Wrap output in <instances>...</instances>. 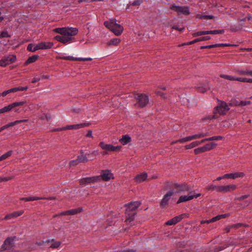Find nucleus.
I'll return each mask as SVG.
<instances>
[{"label":"nucleus","instance_id":"864d4df0","mask_svg":"<svg viewBox=\"0 0 252 252\" xmlns=\"http://www.w3.org/2000/svg\"><path fill=\"white\" fill-rule=\"evenodd\" d=\"M234 80L238 81L240 82H247V78H241V77H234Z\"/></svg>","mask_w":252,"mask_h":252},{"label":"nucleus","instance_id":"49530a36","mask_svg":"<svg viewBox=\"0 0 252 252\" xmlns=\"http://www.w3.org/2000/svg\"><path fill=\"white\" fill-rule=\"evenodd\" d=\"M79 163H80V162H79V160L77 158V159L75 160H72L70 161L69 162V165L70 166H75L78 165Z\"/></svg>","mask_w":252,"mask_h":252},{"label":"nucleus","instance_id":"603ef678","mask_svg":"<svg viewBox=\"0 0 252 252\" xmlns=\"http://www.w3.org/2000/svg\"><path fill=\"white\" fill-rule=\"evenodd\" d=\"M209 89H210V87L209 86H208V87H205V88L199 87L198 88V91H199L200 92H202V93H204V92H206L207 90H208Z\"/></svg>","mask_w":252,"mask_h":252},{"label":"nucleus","instance_id":"58836bf2","mask_svg":"<svg viewBox=\"0 0 252 252\" xmlns=\"http://www.w3.org/2000/svg\"><path fill=\"white\" fill-rule=\"evenodd\" d=\"M192 140V139L191 138V136H189L181 139H180L178 140V141L180 143H185L188 141H190Z\"/></svg>","mask_w":252,"mask_h":252},{"label":"nucleus","instance_id":"6e6552de","mask_svg":"<svg viewBox=\"0 0 252 252\" xmlns=\"http://www.w3.org/2000/svg\"><path fill=\"white\" fill-rule=\"evenodd\" d=\"M15 238L16 237L15 236L7 238L1 247L0 252L13 249L15 247L14 240Z\"/></svg>","mask_w":252,"mask_h":252},{"label":"nucleus","instance_id":"b1692460","mask_svg":"<svg viewBox=\"0 0 252 252\" xmlns=\"http://www.w3.org/2000/svg\"><path fill=\"white\" fill-rule=\"evenodd\" d=\"M40 199H45V198H42L40 197H35V196H30L28 197H22L20 198V200H23L25 201H31L39 200Z\"/></svg>","mask_w":252,"mask_h":252},{"label":"nucleus","instance_id":"2f4dec72","mask_svg":"<svg viewBox=\"0 0 252 252\" xmlns=\"http://www.w3.org/2000/svg\"><path fill=\"white\" fill-rule=\"evenodd\" d=\"M143 2L142 0H134L132 3L129 2L127 4V9L129 8L130 5L132 6H138Z\"/></svg>","mask_w":252,"mask_h":252},{"label":"nucleus","instance_id":"bf43d9fd","mask_svg":"<svg viewBox=\"0 0 252 252\" xmlns=\"http://www.w3.org/2000/svg\"><path fill=\"white\" fill-rule=\"evenodd\" d=\"M51 118V116L50 115H47V114H44L43 116H42L41 117V119H46L47 121H49Z\"/></svg>","mask_w":252,"mask_h":252},{"label":"nucleus","instance_id":"473e14b6","mask_svg":"<svg viewBox=\"0 0 252 252\" xmlns=\"http://www.w3.org/2000/svg\"><path fill=\"white\" fill-rule=\"evenodd\" d=\"M12 153V151H9L6 153L2 155L0 157V161L4 160L8 158V157H10Z\"/></svg>","mask_w":252,"mask_h":252},{"label":"nucleus","instance_id":"423d86ee","mask_svg":"<svg viewBox=\"0 0 252 252\" xmlns=\"http://www.w3.org/2000/svg\"><path fill=\"white\" fill-rule=\"evenodd\" d=\"M134 98L136 99L139 107L143 108L146 107L149 102V97L143 94H133Z\"/></svg>","mask_w":252,"mask_h":252},{"label":"nucleus","instance_id":"412c9836","mask_svg":"<svg viewBox=\"0 0 252 252\" xmlns=\"http://www.w3.org/2000/svg\"><path fill=\"white\" fill-rule=\"evenodd\" d=\"M78 30L75 28H66V35L68 37L75 35L77 34Z\"/></svg>","mask_w":252,"mask_h":252},{"label":"nucleus","instance_id":"13d9d810","mask_svg":"<svg viewBox=\"0 0 252 252\" xmlns=\"http://www.w3.org/2000/svg\"><path fill=\"white\" fill-rule=\"evenodd\" d=\"M240 104L241 106H245L251 104L250 101H240Z\"/></svg>","mask_w":252,"mask_h":252},{"label":"nucleus","instance_id":"cd10ccee","mask_svg":"<svg viewBox=\"0 0 252 252\" xmlns=\"http://www.w3.org/2000/svg\"><path fill=\"white\" fill-rule=\"evenodd\" d=\"M87 155V154L80 155L77 157V158L80 163L87 162L89 161V159H88L87 157H86Z\"/></svg>","mask_w":252,"mask_h":252},{"label":"nucleus","instance_id":"c03bdc74","mask_svg":"<svg viewBox=\"0 0 252 252\" xmlns=\"http://www.w3.org/2000/svg\"><path fill=\"white\" fill-rule=\"evenodd\" d=\"M211 39V37L209 36H203L197 38H196V40H197L198 42L201 41H205V40H208Z\"/></svg>","mask_w":252,"mask_h":252},{"label":"nucleus","instance_id":"0eeeda50","mask_svg":"<svg viewBox=\"0 0 252 252\" xmlns=\"http://www.w3.org/2000/svg\"><path fill=\"white\" fill-rule=\"evenodd\" d=\"M99 146L105 151L102 153L103 155L107 154V152H115L119 151L122 148L121 146H114L111 144H107L103 142H101L99 144Z\"/></svg>","mask_w":252,"mask_h":252},{"label":"nucleus","instance_id":"bb28decb","mask_svg":"<svg viewBox=\"0 0 252 252\" xmlns=\"http://www.w3.org/2000/svg\"><path fill=\"white\" fill-rule=\"evenodd\" d=\"M217 144L215 143H210L206 144L203 147L205 152L213 149L215 148Z\"/></svg>","mask_w":252,"mask_h":252},{"label":"nucleus","instance_id":"a18cd8bd","mask_svg":"<svg viewBox=\"0 0 252 252\" xmlns=\"http://www.w3.org/2000/svg\"><path fill=\"white\" fill-rule=\"evenodd\" d=\"M11 36L8 33V32L6 31H2L0 34V38L3 37H10Z\"/></svg>","mask_w":252,"mask_h":252},{"label":"nucleus","instance_id":"e2e57ef3","mask_svg":"<svg viewBox=\"0 0 252 252\" xmlns=\"http://www.w3.org/2000/svg\"><path fill=\"white\" fill-rule=\"evenodd\" d=\"M229 105L232 106V105H236V106H241L240 104V101H235L233 103H230L229 104Z\"/></svg>","mask_w":252,"mask_h":252},{"label":"nucleus","instance_id":"dca6fc26","mask_svg":"<svg viewBox=\"0 0 252 252\" xmlns=\"http://www.w3.org/2000/svg\"><path fill=\"white\" fill-rule=\"evenodd\" d=\"M99 176H100V180L107 181L113 178V174L108 170H102Z\"/></svg>","mask_w":252,"mask_h":252},{"label":"nucleus","instance_id":"9b49d317","mask_svg":"<svg viewBox=\"0 0 252 252\" xmlns=\"http://www.w3.org/2000/svg\"><path fill=\"white\" fill-rule=\"evenodd\" d=\"M173 192L172 191H169L163 196L162 199L160 202V206L162 208H164L168 205L169 201L170 200L171 196H173Z\"/></svg>","mask_w":252,"mask_h":252},{"label":"nucleus","instance_id":"8fccbe9b","mask_svg":"<svg viewBox=\"0 0 252 252\" xmlns=\"http://www.w3.org/2000/svg\"><path fill=\"white\" fill-rule=\"evenodd\" d=\"M61 245V243L60 242H55L52 244L50 247L52 248H58Z\"/></svg>","mask_w":252,"mask_h":252},{"label":"nucleus","instance_id":"9d476101","mask_svg":"<svg viewBox=\"0 0 252 252\" xmlns=\"http://www.w3.org/2000/svg\"><path fill=\"white\" fill-rule=\"evenodd\" d=\"M16 60V56L14 55H9L5 56L0 60V66H5L7 64L14 63Z\"/></svg>","mask_w":252,"mask_h":252},{"label":"nucleus","instance_id":"f257e3e1","mask_svg":"<svg viewBox=\"0 0 252 252\" xmlns=\"http://www.w3.org/2000/svg\"><path fill=\"white\" fill-rule=\"evenodd\" d=\"M164 189L172 191L173 194L183 191H189L190 188L186 183L178 184L175 182H166L165 183Z\"/></svg>","mask_w":252,"mask_h":252},{"label":"nucleus","instance_id":"c85d7f7f","mask_svg":"<svg viewBox=\"0 0 252 252\" xmlns=\"http://www.w3.org/2000/svg\"><path fill=\"white\" fill-rule=\"evenodd\" d=\"M54 31L55 32L62 34V35H66V32H65L66 31V27L56 28L54 30Z\"/></svg>","mask_w":252,"mask_h":252},{"label":"nucleus","instance_id":"37998d69","mask_svg":"<svg viewBox=\"0 0 252 252\" xmlns=\"http://www.w3.org/2000/svg\"><path fill=\"white\" fill-rule=\"evenodd\" d=\"M220 77L222 78H224L226 79H228L229 80H234V77L232 76L225 75V74H221Z\"/></svg>","mask_w":252,"mask_h":252},{"label":"nucleus","instance_id":"680f3d73","mask_svg":"<svg viewBox=\"0 0 252 252\" xmlns=\"http://www.w3.org/2000/svg\"><path fill=\"white\" fill-rule=\"evenodd\" d=\"M17 91H19V87H15L12 89H9V91L10 93H14Z\"/></svg>","mask_w":252,"mask_h":252},{"label":"nucleus","instance_id":"09e8293b","mask_svg":"<svg viewBox=\"0 0 252 252\" xmlns=\"http://www.w3.org/2000/svg\"><path fill=\"white\" fill-rule=\"evenodd\" d=\"M23 213H24L23 211H15V212H13L14 217L15 218H16L17 217H19V216L22 215Z\"/></svg>","mask_w":252,"mask_h":252},{"label":"nucleus","instance_id":"2eb2a0df","mask_svg":"<svg viewBox=\"0 0 252 252\" xmlns=\"http://www.w3.org/2000/svg\"><path fill=\"white\" fill-rule=\"evenodd\" d=\"M218 192L225 193L228 192L233 191L236 189V186L235 185L231 184L227 186H219Z\"/></svg>","mask_w":252,"mask_h":252},{"label":"nucleus","instance_id":"5701e85b","mask_svg":"<svg viewBox=\"0 0 252 252\" xmlns=\"http://www.w3.org/2000/svg\"><path fill=\"white\" fill-rule=\"evenodd\" d=\"M194 195H182L181 196L178 201L177 204H179L181 202L190 200L194 198Z\"/></svg>","mask_w":252,"mask_h":252},{"label":"nucleus","instance_id":"774afa93","mask_svg":"<svg viewBox=\"0 0 252 252\" xmlns=\"http://www.w3.org/2000/svg\"><path fill=\"white\" fill-rule=\"evenodd\" d=\"M17 124H17V121H14V122H11V123H10L8 124V126H9V127H11V126H14L15 125H17Z\"/></svg>","mask_w":252,"mask_h":252},{"label":"nucleus","instance_id":"a211bd4d","mask_svg":"<svg viewBox=\"0 0 252 252\" xmlns=\"http://www.w3.org/2000/svg\"><path fill=\"white\" fill-rule=\"evenodd\" d=\"M55 38L58 41H60L64 44H66L72 39L71 37H68L66 36V35H57L55 37Z\"/></svg>","mask_w":252,"mask_h":252},{"label":"nucleus","instance_id":"20e7f679","mask_svg":"<svg viewBox=\"0 0 252 252\" xmlns=\"http://www.w3.org/2000/svg\"><path fill=\"white\" fill-rule=\"evenodd\" d=\"M104 24L116 35H120L123 30V28L121 25L113 21H105Z\"/></svg>","mask_w":252,"mask_h":252},{"label":"nucleus","instance_id":"a878e982","mask_svg":"<svg viewBox=\"0 0 252 252\" xmlns=\"http://www.w3.org/2000/svg\"><path fill=\"white\" fill-rule=\"evenodd\" d=\"M38 57L39 56L38 55H33L30 57L25 62V64L27 65L28 64L35 62L37 60Z\"/></svg>","mask_w":252,"mask_h":252},{"label":"nucleus","instance_id":"f8f14e48","mask_svg":"<svg viewBox=\"0 0 252 252\" xmlns=\"http://www.w3.org/2000/svg\"><path fill=\"white\" fill-rule=\"evenodd\" d=\"M100 181V176H93L82 178L79 181L80 185H86L87 184L95 183Z\"/></svg>","mask_w":252,"mask_h":252},{"label":"nucleus","instance_id":"c9c22d12","mask_svg":"<svg viewBox=\"0 0 252 252\" xmlns=\"http://www.w3.org/2000/svg\"><path fill=\"white\" fill-rule=\"evenodd\" d=\"M197 17L199 19H212L214 18L213 15H197Z\"/></svg>","mask_w":252,"mask_h":252},{"label":"nucleus","instance_id":"338daca9","mask_svg":"<svg viewBox=\"0 0 252 252\" xmlns=\"http://www.w3.org/2000/svg\"><path fill=\"white\" fill-rule=\"evenodd\" d=\"M9 90H6V91H5L3 92L2 93H1V96H6L7 94H8L10 93V92H9Z\"/></svg>","mask_w":252,"mask_h":252},{"label":"nucleus","instance_id":"ddd939ff","mask_svg":"<svg viewBox=\"0 0 252 252\" xmlns=\"http://www.w3.org/2000/svg\"><path fill=\"white\" fill-rule=\"evenodd\" d=\"M26 103L25 101L15 102L9 105L4 107L0 109V114L7 112L11 110L13 108L23 105Z\"/></svg>","mask_w":252,"mask_h":252},{"label":"nucleus","instance_id":"393cba45","mask_svg":"<svg viewBox=\"0 0 252 252\" xmlns=\"http://www.w3.org/2000/svg\"><path fill=\"white\" fill-rule=\"evenodd\" d=\"M83 211L82 207H79L76 209H71L67 211L68 215H74L81 213Z\"/></svg>","mask_w":252,"mask_h":252},{"label":"nucleus","instance_id":"1a4fd4ad","mask_svg":"<svg viewBox=\"0 0 252 252\" xmlns=\"http://www.w3.org/2000/svg\"><path fill=\"white\" fill-rule=\"evenodd\" d=\"M170 8L177 12L178 14H183L184 15H189V8L188 6H177L175 4H172L170 6Z\"/></svg>","mask_w":252,"mask_h":252},{"label":"nucleus","instance_id":"4be33fe9","mask_svg":"<svg viewBox=\"0 0 252 252\" xmlns=\"http://www.w3.org/2000/svg\"><path fill=\"white\" fill-rule=\"evenodd\" d=\"M147 178V174L143 172L135 176V179L137 183H141L144 181Z\"/></svg>","mask_w":252,"mask_h":252},{"label":"nucleus","instance_id":"69168bd1","mask_svg":"<svg viewBox=\"0 0 252 252\" xmlns=\"http://www.w3.org/2000/svg\"><path fill=\"white\" fill-rule=\"evenodd\" d=\"M172 28L179 31H182L184 30V28H179L177 26H173Z\"/></svg>","mask_w":252,"mask_h":252},{"label":"nucleus","instance_id":"79ce46f5","mask_svg":"<svg viewBox=\"0 0 252 252\" xmlns=\"http://www.w3.org/2000/svg\"><path fill=\"white\" fill-rule=\"evenodd\" d=\"M207 34V31H199L193 33L192 34V36L193 37L198 36L202 35H206Z\"/></svg>","mask_w":252,"mask_h":252},{"label":"nucleus","instance_id":"c756f323","mask_svg":"<svg viewBox=\"0 0 252 252\" xmlns=\"http://www.w3.org/2000/svg\"><path fill=\"white\" fill-rule=\"evenodd\" d=\"M237 72L240 75H247L252 76V71H250L247 69L238 70Z\"/></svg>","mask_w":252,"mask_h":252},{"label":"nucleus","instance_id":"0e129e2a","mask_svg":"<svg viewBox=\"0 0 252 252\" xmlns=\"http://www.w3.org/2000/svg\"><path fill=\"white\" fill-rule=\"evenodd\" d=\"M65 127H63L61 128H54L52 130V131H62V130H65Z\"/></svg>","mask_w":252,"mask_h":252},{"label":"nucleus","instance_id":"e433bc0d","mask_svg":"<svg viewBox=\"0 0 252 252\" xmlns=\"http://www.w3.org/2000/svg\"><path fill=\"white\" fill-rule=\"evenodd\" d=\"M205 152V151L203 146L196 148L194 150V152L195 155H198L200 153H204Z\"/></svg>","mask_w":252,"mask_h":252},{"label":"nucleus","instance_id":"5fc2aeb1","mask_svg":"<svg viewBox=\"0 0 252 252\" xmlns=\"http://www.w3.org/2000/svg\"><path fill=\"white\" fill-rule=\"evenodd\" d=\"M220 219H221V217L220 216V215H218L217 216L214 217L212 219H210V221L215 222V221L219 220Z\"/></svg>","mask_w":252,"mask_h":252},{"label":"nucleus","instance_id":"de8ad7c7","mask_svg":"<svg viewBox=\"0 0 252 252\" xmlns=\"http://www.w3.org/2000/svg\"><path fill=\"white\" fill-rule=\"evenodd\" d=\"M13 179L12 177H0V183L2 182H6L9 180H11Z\"/></svg>","mask_w":252,"mask_h":252},{"label":"nucleus","instance_id":"39448f33","mask_svg":"<svg viewBox=\"0 0 252 252\" xmlns=\"http://www.w3.org/2000/svg\"><path fill=\"white\" fill-rule=\"evenodd\" d=\"M53 45V43L50 42H42L36 44L34 49H32L33 47L32 44H29L27 47V50L29 51L34 52L39 49H47L51 48Z\"/></svg>","mask_w":252,"mask_h":252},{"label":"nucleus","instance_id":"a19ab883","mask_svg":"<svg viewBox=\"0 0 252 252\" xmlns=\"http://www.w3.org/2000/svg\"><path fill=\"white\" fill-rule=\"evenodd\" d=\"M222 138H223V137L221 136H215L208 138H207L206 140H207L208 141H213V140H220V139H222Z\"/></svg>","mask_w":252,"mask_h":252},{"label":"nucleus","instance_id":"7ed1b4c3","mask_svg":"<svg viewBox=\"0 0 252 252\" xmlns=\"http://www.w3.org/2000/svg\"><path fill=\"white\" fill-rule=\"evenodd\" d=\"M140 201H131L127 204V221L129 222L134 220L137 214V209L140 206Z\"/></svg>","mask_w":252,"mask_h":252},{"label":"nucleus","instance_id":"052dcab7","mask_svg":"<svg viewBox=\"0 0 252 252\" xmlns=\"http://www.w3.org/2000/svg\"><path fill=\"white\" fill-rule=\"evenodd\" d=\"M215 45H216V47L229 46H230V44H224V43L216 44Z\"/></svg>","mask_w":252,"mask_h":252},{"label":"nucleus","instance_id":"72a5a7b5","mask_svg":"<svg viewBox=\"0 0 252 252\" xmlns=\"http://www.w3.org/2000/svg\"><path fill=\"white\" fill-rule=\"evenodd\" d=\"M224 32V31L223 30H213V31H207V34H222Z\"/></svg>","mask_w":252,"mask_h":252},{"label":"nucleus","instance_id":"3c124183","mask_svg":"<svg viewBox=\"0 0 252 252\" xmlns=\"http://www.w3.org/2000/svg\"><path fill=\"white\" fill-rule=\"evenodd\" d=\"M14 218H15V217H14L13 213H12L8 214L7 215H6L5 216V217L4 218H3V219H4V220H10V219H11Z\"/></svg>","mask_w":252,"mask_h":252},{"label":"nucleus","instance_id":"4d7b16f0","mask_svg":"<svg viewBox=\"0 0 252 252\" xmlns=\"http://www.w3.org/2000/svg\"><path fill=\"white\" fill-rule=\"evenodd\" d=\"M216 45L215 44H212L210 45H206V46H202L200 47L201 49H205V48H212L214 47H216Z\"/></svg>","mask_w":252,"mask_h":252},{"label":"nucleus","instance_id":"f704fd0d","mask_svg":"<svg viewBox=\"0 0 252 252\" xmlns=\"http://www.w3.org/2000/svg\"><path fill=\"white\" fill-rule=\"evenodd\" d=\"M120 41V39L119 38H113L111 39L108 42V44L109 45H118Z\"/></svg>","mask_w":252,"mask_h":252},{"label":"nucleus","instance_id":"4468645a","mask_svg":"<svg viewBox=\"0 0 252 252\" xmlns=\"http://www.w3.org/2000/svg\"><path fill=\"white\" fill-rule=\"evenodd\" d=\"M186 217H188V214L185 213L182 214L168 220L166 222L165 224L167 225H175L177 223L180 222L183 218Z\"/></svg>","mask_w":252,"mask_h":252},{"label":"nucleus","instance_id":"6e6d98bb","mask_svg":"<svg viewBox=\"0 0 252 252\" xmlns=\"http://www.w3.org/2000/svg\"><path fill=\"white\" fill-rule=\"evenodd\" d=\"M121 143L125 145L126 144V135H124L122 136V138L120 140Z\"/></svg>","mask_w":252,"mask_h":252},{"label":"nucleus","instance_id":"ea45409f","mask_svg":"<svg viewBox=\"0 0 252 252\" xmlns=\"http://www.w3.org/2000/svg\"><path fill=\"white\" fill-rule=\"evenodd\" d=\"M218 188H219V186H214L213 185H210V186H208L206 188V189L207 190H216L217 192H218L219 189Z\"/></svg>","mask_w":252,"mask_h":252},{"label":"nucleus","instance_id":"7c9ffc66","mask_svg":"<svg viewBox=\"0 0 252 252\" xmlns=\"http://www.w3.org/2000/svg\"><path fill=\"white\" fill-rule=\"evenodd\" d=\"M199 145V141H196L195 142H193L189 145H186L185 147L186 149H191L195 147H196V146H198Z\"/></svg>","mask_w":252,"mask_h":252},{"label":"nucleus","instance_id":"f03ea898","mask_svg":"<svg viewBox=\"0 0 252 252\" xmlns=\"http://www.w3.org/2000/svg\"><path fill=\"white\" fill-rule=\"evenodd\" d=\"M229 109V105H227L225 102L219 100L218 105L215 107L213 110V115L209 116L203 120L217 119L219 118V116L217 114H219V115H224Z\"/></svg>","mask_w":252,"mask_h":252},{"label":"nucleus","instance_id":"6ab92c4d","mask_svg":"<svg viewBox=\"0 0 252 252\" xmlns=\"http://www.w3.org/2000/svg\"><path fill=\"white\" fill-rule=\"evenodd\" d=\"M244 173L243 172H236L234 173L226 174L223 175V177L227 179H236L238 177H243Z\"/></svg>","mask_w":252,"mask_h":252},{"label":"nucleus","instance_id":"aec40b11","mask_svg":"<svg viewBox=\"0 0 252 252\" xmlns=\"http://www.w3.org/2000/svg\"><path fill=\"white\" fill-rule=\"evenodd\" d=\"M61 59L65 60H70V61H92V59L90 58H74L71 56H66L61 57Z\"/></svg>","mask_w":252,"mask_h":252},{"label":"nucleus","instance_id":"f3484780","mask_svg":"<svg viewBox=\"0 0 252 252\" xmlns=\"http://www.w3.org/2000/svg\"><path fill=\"white\" fill-rule=\"evenodd\" d=\"M90 125V123H82L80 124H76V125H69L65 127V130H68V129H79L82 127L88 126Z\"/></svg>","mask_w":252,"mask_h":252},{"label":"nucleus","instance_id":"4c0bfd02","mask_svg":"<svg viewBox=\"0 0 252 252\" xmlns=\"http://www.w3.org/2000/svg\"><path fill=\"white\" fill-rule=\"evenodd\" d=\"M231 227V228H234V229H237L239 227H241L242 226H247L248 225L246 224L242 223H238L237 224H234L230 225Z\"/></svg>","mask_w":252,"mask_h":252}]
</instances>
